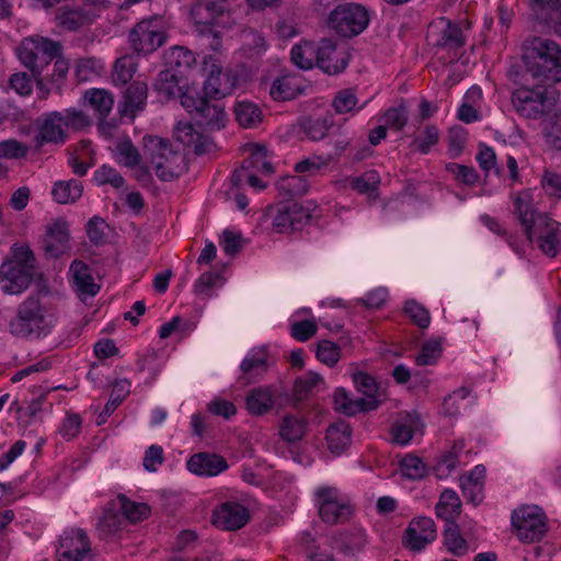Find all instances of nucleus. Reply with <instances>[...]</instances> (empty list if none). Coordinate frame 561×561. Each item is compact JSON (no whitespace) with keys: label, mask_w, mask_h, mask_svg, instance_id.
I'll return each mask as SVG.
<instances>
[{"label":"nucleus","mask_w":561,"mask_h":561,"mask_svg":"<svg viewBox=\"0 0 561 561\" xmlns=\"http://www.w3.org/2000/svg\"><path fill=\"white\" fill-rule=\"evenodd\" d=\"M512 202L513 214L527 239L536 243L546 255L556 257L561 245L560 224L536 210L530 190L517 192L512 196Z\"/></svg>","instance_id":"nucleus-1"},{"label":"nucleus","mask_w":561,"mask_h":561,"mask_svg":"<svg viewBox=\"0 0 561 561\" xmlns=\"http://www.w3.org/2000/svg\"><path fill=\"white\" fill-rule=\"evenodd\" d=\"M36 276V256L27 244L14 243L10 257L0 266V286L9 295L28 288Z\"/></svg>","instance_id":"nucleus-2"},{"label":"nucleus","mask_w":561,"mask_h":561,"mask_svg":"<svg viewBox=\"0 0 561 561\" xmlns=\"http://www.w3.org/2000/svg\"><path fill=\"white\" fill-rule=\"evenodd\" d=\"M142 162L148 172H154L163 181L179 178L186 171L184 156L173 149L169 140L156 136L142 138Z\"/></svg>","instance_id":"nucleus-3"},{"label":"nucleus","mask_w":561,"mask_h":561,"mask_svg":"<svg viewBox=\"0 0 561 561\" xmlns=\"http://www.w3.org/2000/svg\"><path fill=\"white\" fill-rule=\"evenodd\" d=\"M61 55V45L43 36L23 38L16 47L20 62L31 71L38 89L44 85V71Z\"/></svg>","instance_id":"nucleus-4"},{"label":"nucleus","mask_w":561,"mask_h":561,"mask_svg":"<svg viewBox=\"0 0 561 561\" xmlns=\"http://www.w3.org/2000/svg\"><path fill=\"white\" fill-rule=\"evenodd\" d=\"M524 59L535 77L561 81V47L556 42L534 37L525 47Z\"/></svg>","instance_id":"nucleus-5"},{"label":"nucleus","mask_w":561,"mask_h":561,"mask_svg":"<svg viewBox=\"0 0 561 561\" xmlns=\"http://www.w3.org/2000/svg\"><path fill=\"white\" fill-rule=\"evenodd\" d=\"M140 519V506L124 494L106 503L96 524L101 538L106 539L118 535L128 525H135Z\"/></svg>","instance_id":"nucleus-6"},{"label":"nucleus","mask_w":561,"mask_h":561,"mask_svg":"<svg viewBox=\"0 0 561 561\" xmlns=\"http://www.w3.org/2000/svg\"><path fill=\"white\" fill-rule=\"evenodd\" d=\"M314 505L321 520L328 525L344 524L354 514L350 497L335 486L320 485L314 490Z\"/></svg>","instance_id":"nucleus-7"},{"label":"nucleus","mask_w":561,"mask_h":561,"mask_svg":"<svg viewBox=\"0 0 561 561\" xmlns=\"http://www.w3.org/2000/svg\"><path fill=\"white\" fill-rule=\"evenodd\" d=\"M513 531L524 543L539 542L548 533V517L537 505H523L512 512Z\"/></svg>","instance_id":"nucleus-8"},{"label":"nucleus","mask_w":561,"mask_h":561,"mask_svg":"<svg viewBox=\"0 0 561 561\" xmlns=\"http://www.w3.org/2000/svg\"><path fill=\"white\" fill-rule=\"evenodd\" d=\"M10 332L18 337H39L46 334L45 309L38 297H28L18 307L10 322Z\"/></svg>","instance_id":"nucleus-9"},{"label":"nucleus","mask_w":561,"mask_h":561,"mask_svg":"<svg viewBox=\"0 0 561 561\" xmlns=\"http://www.w3.org/2000/svg\"><path fill=\"white\" fill-rule=\"evenodd\" d=\"M329 26L337 34L352 37L360 34L368 25L369 18L360 4L345 3L337 5L329 15Z\"/></svg>","instance_id":"nucleus-10"},{"label":"nucleus","mask_w":561,"mask_h":561,"mask_svg":"<svg viewBox=\"0 0 561 561\" xmlns=\"http://www.w3.org/2000/svg\"><path fill=\"white\" fill-rule=\"evenodd\" d=\"M311 217L310 207L295 201L280 202L272 215V227L277 233L290 234L308 225Z\"/></svg>","instance_id":"nucleus-11"},{"label":"nucleus","mask_w":561,"mask_h":561,"mask_svg":"<svg viewBox=\"0 0 561 561\" xmlns=\"http://www.w3.org/2000/svg\"><path fill=\"white\" fill-rule=\"evenodd\" d=\"M426 41L428 45L447 49H459L467 42L460 25L445 16H439L430 23Z\"/></svg>","instance_id":"nucleus-12"},{"label":"nucleus","mask_w":561,"mask_h":561,"mask_svg":"<svg viewBox=\"0 0 561 561\" xmlns=\"http://www.w3.org/2000/svg\"><path fill=\"white\" fill-rule=\"evenodd\" d=\"M437 538L434 520L427 516L414 517L410 520L402 535V546L414 553H420Z\"/></svg>","instance_id":"nucleus-13"},{"label":"nucleus","mask_w":561,"mask_h":561,"mask_svg":"<svg viewBox=\"0 0 561 561\" xmlns=\"http://www.w3.org/2000/svg\"><path fill=\"white\" fill-rule=\"evenodd\" d=\"M512 104L519 116L538 119L547 112V91L542 87H520L513 92Z\"/></svg>","instance_id":"nucleus-14"},{"label":"nucleus","mask_w":561,"mask_h":561,"mask_svg":"<svg viewBox=\"0 0 561 561\" xmlns=\"http://www.w3.org/2000/svg\"><path fill=\"white\" fill-rule=\"evenodd\" d=\"M56 553L58 561H95L88 535L82 529L65 533Z\"/></svg>","instance_id":"nucleus-15"},{"label":"nucleus","mask_w":561,"mask_h":561,"mask_svg":"<svg viewBox=\"0 0 561 561\" xmlns=\"http://www.w3.org/2000/svg\"><path fill=\"white\" fill-rule=\"evenodd\" d=\"M41 249L47 259H58L70 251L69 225L65 219H55L46 226Z\"/></svg>","instance_id":"nucleus-16"},{"label":"nucleus","mask_w":561,"mask_h":561,"mask_svg":"<svg viewBox=\"0 0 561 561\" xmlns=\"http://www.w3.org/2000/svg\"><path fill=\"white\" fill-rule=\"evenodd\" d=\"M250 519L247 506L237 501H226L211 512L213 525L226 531H234L244 527Z\"/></svg>","instance_id":"nucleus-17"},{"label":"nucleus","mask_w":561,"mask_h":561,"mask_svg":"<svg viewBox=\"0 0 561 561\" xmlns=\"http://www.w3.org/2000/svg\"><path fill=\"white\" fill-rule=\"evenodd\" d=\"M308 87V81L301 75L285 72L274 79L270 88V95L277 102L291 101L304 94Z\"/></svg>","instance_id":"nucleus-18"},{"label":"nucleus","mask_w":561,"mask_h":561,"mask_svg":"<svg viewBox=\"0 0 561 561\" xmlns=\"http://www.w3.org/2000/svg\"><path fill=\"white\" fill-rule=\"evenodd\" d=\"M316 66L328 75H336L347 67L344 51L336 48L333 39L322 38L317 43Z\"/></svg>","instance_id":"nucleus-19"},{"label":"nucleus","mask_w":561,"mask_h":561,"mask_svg":"<svg viewBox=\"0 0 561 561\" xmlns=\"http://www.w3.org/2000/svg\"><path fill=\"white\" fill-rule=\"evenodd\" d=\"M249 157L243 160L241 167L236 169L231 175V182L234 186L243 184V174L248 170L264 174L273 173V165L267 160V150L263 145L250 144L248 146Z\"/></svg>","instance_id":"nucleus-20"},{"label":"nucleus","mask_w":561,"mask_h":561,"mask_svg":"<svg viewBox=\"0 0 561 561\" xmlns=\"http://www.w3.org/2000/svg\"><path fill=\"white\" fill-rule=\"evenodd\" d=\"M222 0H198L191 8V19L201 34L213 33V24L222 14ZM217 37V32H214Z\"/></svg>","instance_id":"nucleus-21"},{"label":"nucleus","mask_w":561,"mask_h":561,"mask_svg":"<svg viewBox=\"0 0 561 561\" xmlns=\"http://www.w3.org/2000/svg\"><path fill=\"white\" fill-rule=\"evenodd\" d=\"M187 470L198 477H216L225 472L229 465L227 460L213 453H196L186 461Z\"/></svg>","instance_id":"nucleus-22"},{"label":"nucleus","mask_w":561,"mask_h":561,"mask_svg":"<svg viewBox=\"0 0 561 561\" xmlns=\"http://www.w3.org/2000/svg\"><path fill=\"white\" fill-rule=\"evenodd\" d=\"M353 381L357 391L363 394L359 400L367 412L376 410L386 400L385 389L369 374L358 371L353 375Z\"/></svg>","instance_id":"nucleus-23"},{"label":"nucleus","mask_w":561,"mask_h":561,"mask_svg":"<svg viewBox=\"0 0 561 561\" xmlns=\"http://www.w3.org/2000/svg\"><path fill=\"white\" fill-rule=\"evenodd\" d=\"M139 25L140 23L135 24L129 33V39L135 49V54L122 56L114 65L113 81L115 84H127L137 70L139 59Z\"/></svg>","instance_id":"nucleus-24"},{"label":"nucleus","mask_w":561,"mask_h":561,"mask_svg":"<svg viewBox=\"0 0 561 561\" xmlns=\"http://www.w3.org/2000/svg\"><path fill=\"white\" fill-rule=\"evenodd\" d=\"M62 119L64 117L60 112H51L43 116L34 138L36 147H42L44 144H62L65 141L66 133Z\"/></svg>","instance_id":"nucleus-25"},{"label":"nucleus","mask_w":561,"mask_h":561,"mask_svg":"<svg viewBox=\"0 0 561 561\" xmlns=\"http://www.w3.org/2000/svg\"><path fill=\"white\" fill-rule=\"evenodd\" d=\"M277 397L278 392L274 386H260L253 388L245 397L247 410L251 415H264L272 411Z\"/></svg>","instance_id":"nucleus-26"},{"label":"nucleus","mask_w":561,"mask_h":561,"mask_svg":"<svg viewBox=\"0 0 561 561\" xmlns=\"http://www.w3.org/2000/svg\"><path fill=\"white\" fill-rule=\"evenodd\" d=\"M234 83L236 79L231 73L224 72L220 67L211 64L204 82V92L209 98L221 99L233 92Z\"/></svg>","instance_id":"nucleus-27"},{"label":"nucleus","mask_w":561,"mask_h":561,"mask_svg":"<svg viewBox=\"0 0 561 561\" xmlns=\"http://www.w3.org/2000/svg\"><path fill=\"white\" fill-rule=\"evenodd\" d=\"M485 473L484 466L478 465L460 478V488L463 496L474 505L483 500Z\"/></svg>","instance_id":"nucleus-28"},{"label":"nucleus","mask_w":561,"mask_h":561,"mask_svg":"<svg viewBox=\"0 0 561 561\" xmlns=\"http://www.w3.org/2000/svg\"><path fill=\"white\" fill-rule=\"evenodd\" d=\"M421 426V420L416 414L405 413L400 415L390 428L391 442L400 446L410 444Z\"/></svg>","instance_id":"nucleus-29"},{"label":"nucleus","mask_w":561,"mask_h":561,"mask_svg":"<svg viewBox=\"0 0 561 561\" xmlns=\"http://www.w3.org/2000/svg\"><path fill=\"white\" fill-rule=\"evenodd\" d=\"M70 273L76 290L81 299L83 297H93L99 293L100 286L94 282L87 264L81 261H73L70 265Z\"/></svg>","instance_id":"nucleus-30"},{"label":"nucleus","mask_w":561,"mask_h":561,"mask_svg":"<svg viewBox=\"0 0 561 561\" xmlns=\"http://www.w3.org/2000/svg\"><path fill=\"white\" fill-rule=\"evenodd\" d=\"M461 501L458 494L451 489H445L435 506L436 516L447 524H455V519L460 515Z\"/></svg>","instance_id":"nucleus-31"},{"label":"nucleus","mask_w":561,"mask_h":561,"mask_svg":"<svg viewBox=\"0 0 561 561\" xmlns=\"http://www.w3.org/2000/svg\"><path fill=\"white\" fill-rule=\"evenodd\" d=\"M165 39V30L160 19L154 18L148 22L142 20V53L157 50Z\"/></svg>","instance_id":"nucleus-32"},{"label":"nucleus","mask_w":561,"mask_h":561,"mask_svg":"<svg viewBox=\"0 0 561 561\" xmlns=\"http://www.w3.org/2000/svg\"><path fill=\"white\" fill-rule=\"evenodd\" d=\"M181 80L182 76H180L176 71L163 70L159 72L153 87L160 99L168 101L178 98L181 94Z\"/></svg>","instance_id":"nucleus-33"},{"label":"nucleus","mask_w":561,"mask_h":561,"mask_svg":"<svg viewBox=\"0 0 561 561\" xmlns=\"http://www.w3.org/2000/svg\"><path fill=\"white\" fill-rule=\"evenodd\" d=\"M225 279L220 272L207 271L194 282L193 293L203 300L211 298L224 286Z\"/></svg>","instance_id":"nucleus-34"},{"label":"nucleus","mask_w":561,"mask_h":561,"mask_svg":"<svg viewBox=\"0 0 561 561\" xmlns=\"http://www.w3.org/2000/svg\"><path fill=\"white\" fill-rule=\"evenodd\" d=\"M308 422L305 417L286 414L279 422L278 434L287 443L300 440L307 432Z\"/></svg>","instance_id":"nucleus-35"},{"label":"nucleus","mask_w":561,"mask_h":561,"mask_svg":"<svg viewBox=\"0 0 561 561\" xmlns=\"http://www.w3.org/2000/svg\"><path fill=\"white\" fill-rule=\"evenodd\" d=\"M328 448L335 455L342 454L351 444V427L341 421L329 426L325 435Z\"/></svg>","instance_id":"nucleus-36"},{"label":"nucleus","mask_w":561,"mask_h":561,"mask_svg":"<svg viewBox=\"0 0 561 561\" xmlns=\"http://www.w3.org/2000/svg\"><path fill=\"white\" fill-rule=\"evenodd\" d=\"M317 43L301 41L290 49V60L301 70H310L316 66Z\"/></svg>","instance_id":"nucleus-37"},{"label":"nucleus","mask_w":561,"mask_h":561,"mask_svg":"<svg viewBox=\"0 0 561 561\" xmlns=\"http://www.w3.org/2000/svg\"><path fill=\"white\" fill-rule=\"evenodd\" d=\"M443 543L449 553L458 558L467 556L470 551L469 542L460 534L457 524H446Z\"/></svg>","instance_id":"nucleus-38"},{"label":"nucleus","mask_w":561,"mask_h":561,"mask_svg":"<svg viewBox=\"0 0 561 561\" xmlns=\"http://www.w3.org/2000/svg\"><path fill=\"white\" fill-rule=\"evenodd\" d=\"M240 369L244 376L251 378L263 375L267 370L266 348H252L241 362Z\"/></svg>","instance_id":"nucleus-39"},{"label":"nucleus","mask_w":561,"mask_h":561,"mask_svg":"<svg viewBox=\"0 0 561 561\" xmlns=\"http://www.w3.org/2000/svg\"><path fill=\"white\" fill-rule=\"evenodd\" d=\"M165 65L168 70H174L180 76L188 70L196 62L194 54L183 46H174L164 55Z\"/></svg>","instance_id":"nucleus-40"},{"label":"nucleus","mask_w":561,"mask_h":561,"mask_svg":"<svg viewBox=\"0 0 561 561\" xmlns=\"http://www.w3.org/2000/svg\"><path fill=\"white\" fill-rule=\"evenodd\" d=\"M83 186L77 180L58 181L51 190L53 198L58 204H73L82 195Z\"/></svg>","instance_id":"nucleus-41"},{"label":"nucleus","mask_w":561,"mask_h":561,"mask_svg":"<svg viewBox=\"0 0 561 561\" xmlns=\"http://www.w3.org/2000/svg\"><path fill=\"white\" fill-rule=\"evenodd\" d=\"M236 119L244 128L256 127L263 118L261 108L248 101H240L234 106Z\"/></svg>","instance_id":"nucleus-42"},{"label":"nucleus","mask_w":561,"mask_h":561,"mask_svg":"<svg viewBox=\"0 0 561 561\" xmlns=\"http://www.w3.org/2000/svg\"><path fill=\"white\" fill-rule=\"evenodd\" d=\"M324 385L321 375L308 371L295 380L294 394L297 400H306L311 393L318 391Z\"/></svg>","instance_id":"nucleus-43"},{"label":"nucleus","mask_w":561,"mask_h":561,"mask_svg":"<svg viewBox=\"0 0 561 561\" xmlns=\"http://www.w3.org/2000/svg\"><path fill=\"white\" fill-rule=\"evenodd\" d=\"M481 99L482 92L479 88L470 89L466 93L463 102L458 108V118L466 124L477 122L479 119L477 103L481 101Z\"/></svg>","instance_id":"nucleus-44"},{"label":"nucleus","mask_w":561,"mask_h":561,"mask_svg":"<svg viewBox=\"0 0 561 561\" xmlns=\"http://www.w3.org/2000/svg\"><path fill=\"white\" fill-rule=\"evenodd\" d=\"M197 118L199 124L210 129H220L225 126L226 113L219 103H209L206 101Z\"/></svg>","instance_id":"nucleus-45"},{"label":"nucleus","mask_w":561,"mask_h":561,"mask_svg":"<svg viewBox=\"0 0 561 561\" xmlns=\"http://www.w3.org/2000/svg\"><path fill=\"white\" fill-rule=\"evenodd\" d=\"M439 137L438 128L433 124H428L412 140L411 148L421 154H427L438 144Z\"/></svg>","instance_id":"nucleus-46"},{"label":"nucleus","mask_w":561,"mask_h":561,"mask_svg":"<svg viewBox=\"0 0 561 561\" xmlns=\"http://www.w3.org/2000/svg\"><path fill=\"white\" fill-rule=\"evenodd\" d=\"M90 106L98 113L99 118H106L113 108V96L103 89H92L85 93Z\"/></svg>","instance_id":"nucleus-47"},{"label":"nucleus","mask_w":561,"mask_h":561,"mask_svg":"<svg viewBox=\"0 0 561 561\" xmlns=\"http://www.w3.org/2000/svg\"><path fill=\"white\" fill-rule=\"evenodd\" d=\"M174 137L183 146L193 147L195 152H203L202 135L195 130L191 123L179 122L174 129Z\"/></svg>","instance_id":"nucleus-48"},{"label":"nucleus","mask_w":561,"mask_h":561,"mask_svg":"<svg viewBox=\"0 0 561 561\" xmlns=\"http://www.w3.org/2000/svg\"><path fill=\"white\" fill-rule=\"evenodd\" d=\"M358 99L355 90L353 89H342L336 92L333 101L332 107L337 114H346L351 112L357 113L364 105L357 107Z\"/></svg>","instance_id":"nucleus-49"},{"label":"nucleus","mask_w":561,"mask_h":561,"mask_svg":"<svg viewBox=\"0 0 561 561\" xmlns=\"http://www.w3.org/2000/svg\"><path fill=\"white\" fill-rule=\"evenodd\" d=\"M115 158L118 163L134 168L140 162V153L129 138L121 139L115 148Z\"/></svg>","instance_id":"nucleus-50"},{"label":"nucleus","mask_w":561,"mask_h":561,"mask_svg":"<svg viewBox=\"0 0 561 561\" xmlns=\"http://www.w3.org/2000/svg\"><path fill=\"white\" fill-rule=\"evenodd\" d=\"M400 471L410 480H420L427 474V466L420 457L409 454L401 459Z\"/></svg>","instance_id":"nucleus-51"},{"label":"nucleus","mask_w":561,"mask_h":561,"mask_svg":"<svg viewBox=\"0 0 561 561\" xmlns=\"http://www.w3.org/2000/svg\"><path fill=\"white\" fill-rule=\"evenodd\" d=\"M140 106V91L138 82H133L124 92L121 108L122 117H128L133 121L137 116Z\"/></svg>","instance_id":"nucleus-52"},{"label":"nucleus","mask_w":561,"mask_h":561,"mask_svg":"<svg viewBox=\"0 0 561 561\" xmlns=\"http://www.w3.org/2000/svg\"><path fill=\"white\" fill-rule=\"evenodd\" d=\"M333 399L335 409L343 414L355 415L359 412H367L359 398L352 399L343 388L335 390Z\"/></svg>","instance_id":"nucleus-53"},{"label":"nucleus","mask_w":561,"mask_h":561,"mask_svg":"<svg viewBox=\"0 0 561 561\" xmlns=\"http://www.w3.org/2000/svg\"><path fill=\"white\" fill-rule=\"evenodd\" d=\"M477 161L481 170L484 171L486 175L493 172L497 176H504V169L499 167L496 154L491 147L480 145L477 153Z\"/></svg>","instance_id":"nucleus-54"},{"label":"nucleus","mask_w":561,"mask_h":561,"mask_svg":"<svg viewBox=\"0 0 561 561\" xmlns=\"http://www.w3.org/2000/svg\"><path fill=\"white\" fill-rule=\"evenodd\" d=\"M110 226L99 216H93L87 224V234L94 245L105 244L108 238Z\"/></svg>","instance_id":"nucleus-55"},{"label":"nucleus","mask_w":561,"mask_h":561,"mask_svg":"<svg viewBox=\"0 0 561 561\" xmlns=\"http://www.w3.org/2000/svg\"><path fill=\"white\" fill-rule=\"evenodd\" d=\"M528 5L538 20L549 22L561 10V0H528Z\"/></svg>","instance_id":"nucleus-56"},{"label":"nucleus","mask_w":561,"mask_h":561,"mask_svg":"<svg viewBox=\"0 0 561 561\" xmlns=\"http://www.w3.org/2000/svg\"><path fill=\"white\" fill-rule=\"evenodd\" d=\"M58 25L66 31H78L87 23V15L82 10H64L57 16Z\"/></svg>","instance_id":"nucleus-57"},{"label":"nucleus","mask_w":561,"mask_h":561,"mask_svg":"<svg viewBox=\"0 0 561 561\" xmlns=\"http://www.w3.org/2000/svg\"><path fill=\"white\" fill-rule=\"evenodd\" d=\"M317 358L329 367H333L341 357V347L331 341H320L316 352Z\"/></svg>","instance_id":"nucleus-58"},{"label":"nucleus","mask_w":561,"mask_h":561,"mask_svg":"<svg viewBox=\"0 0 561 561\" xmlns=\"http://www.w3.org/2000/svg\"><path fill=\"white\" fill-rule=\"evenodd\" d=\"M379 183L380 176L378 172L369 170L359 176L353 178L350 184L352 188L356 190L358 193L365 194L376 191Z\"/></svg>","instance_id":"nucleus-59"},{"label":"nucleus","mask_w":561,"mask_h":561,"mask_svg":"<svg viewBox=\"0 0 561 561\" xmlns=\"http://www.w3.org/2000/svg\"><path fill=\"white\" fill-rule=\"evenodd\" d=\"M278 190L289 196L304 195L308 191V183L301 175H290L282 179L278 184Z\"/></svg>","instance_id":"nucleus-60"},{"label":"nucleus","mask_w":561,"mask_h":561,"mask_svg":"<svg viewBox=\"0 0 561 561\" xmlns=\"http://www.w3.org/2000/svg\"><path fill=\"white\" fill-rule=\"evenodd\" d=\"M130 392V382L126 379H121L114 382L111 392L110 401L104 408L105 414H112L113 411L122 403L126 396Z\"/></svg>","instance_id":"nucleus-61"},{"label":"nucleus","mask_w":561,"mask_h":561,"mask_svg":"<svg viewBox=\"0 0 561 561\" xmlns=\"http://www.w3.org/2000/svg\"><path fill=\"white\" fill-rule=\"evenodd\" d=\"M332 161L331 156H313L296 163L295 171L298 173L317 174Z\"/></svg>","instance_id":"nucleus-62"},{"label":"nucleus","mask_w":561,"mask_h":561,"mask_svg":"<svg viewBox=\"0 0 561 561\" xmlns=\"http://www.w3.org/2000/svg\"><path fill=\"white\" fill-rule=\"evenodd\" d=\"M28 153V146L16 139H7L0 141V158L2 159H22Z\"/></svg>","instance_id":"nucleus-63"},{"label":"nucleus","mask_w":561,"mask_h":561,"mask_svg":"<svg viewBox=\"0 0 561 561\" xmlns=\"http://www.w3.org/2000/svg\"><path fill=\"white\" fill-rule=\"evenodd\" d=\"M381 119L385 123L386 128L389 127L396 130H401L408 123V113L403 105H399L387 110Z\"/></svg>","instance_id":"nucleus-64"}]
</instances>
